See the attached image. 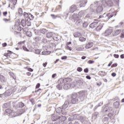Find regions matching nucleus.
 <instances>
[{
    "label": "nucleus",
    "instance_id": "1",
    "mask_svg": "<svg viewBox=\"0 0 124 124\" xmlns=\"http://www.w3.org/2000/svg\"><path fill=\"white\" fill-rule=\"evenodd\" d=\"M85 96V91H80L78 93H73L71 95V102L72 104H75L79 101H83Z\"/></svg>",
    "mask_w": 124,
    "mask_h": 124
},
{
    "label": "nucleus",
    "instance_id": "2",
    "mask_svg": "<svg viewBox=\"0 0 124 124\" xmlns=\"http://www.w3.org/2000/svg\"><path fill=\"white\" fill-rule=\"evenodd\" d=\"M6 114L9 116V117H17V116H19V114H17L16 112L14 110H12V109L10 108H8L5 111Z\"/></svg>",
    "mask_w": 124,
    "mask_h": 124
},
{
    "label": "nucleus",
    "instance_id": "3",
    "mask_svg": "<svg viewBox=\"0 0 124 124\" xmlns=\"http://www.w3.org/2000/svg\"><path fill=\"white\" fill-rule=\"evenodd\" d=\"M101 3L105 7H107V6H108V7H111L114 5V3H113V1H112V0H103Z\"/></svg>",
    "mask_w": 124,
    "mask_h": 124
},
{
    "label": "nucleus",
    "instance_id": "4",
    "mask_svg": "<svg viewBox=\"0 0 124 124\" xmlns=\"http://www.w3.org/2000/svg\"><path fill=\"white\" fill-rule=\"evenodd\" d=\"M65 81H66V79L60 78L58 81L59 84L56 86V88L59 90H62Z\"/></svg>",
    "mask_w": 124,
    "mask_h": 124
},
{
    "label": "nucleus",
    "instance_id": "5",
    "mask_svg": "<svg viewBox=\"0 0 124 124\" xmlns=\"http://www.w3.org/2000/svg\"><path fill=\"white\" fill-rule=\"evenodd\" d=\"M114 16V15L111 13H108V14H104L103 16H99V19H101V18H105L106 21H108L109 19L112 18Z\"/></svg>",
    "mask_w": 124,
    "mask_h": 124
},
{
    "label": "nucleus",
    "instance_id": "6",
    "mask_svg": "<svg viewBox=\"0 0 124 124\" xmlns=\"http://www.w3.org/2000/svg\"><path fill=\"white\" fill-rule=\"evenodd\" d=\"M74 15L73 16V19L75 21V24L77 26H81L82 24H83V22L82 21V19L79 18L78 16H76V17L74 16Z\"/></svg>",
    "mask_w": 124,
    "mask_h": 124
},
{
    "label": "nucleus",
    "instance_id": "7",
    "mask_svg": "<svg viewBox=\"0 0 124 124\" xmlns=\"http://www.w3.org/2000/svg\"><path fill=\"white\" fill-rule=\"evenodd\" d=\"M78 5L79 7H84L86 5V3H87V1L85 0H77Z\"/></svg>",
    "mask_w": 124,
    "mask_h": 124
},
{
    "label": "nucleus",
    "instance_id": "8",
    "mask_svg": "<svg viewBox=\"0 0 124 124\" xmlns=\"http://www.w3.org/2000/svg\"><path fill=\"white\" fill-rule=\"evenodd\" d=\"M14 92H15V89H14V88L9 89L5 92V94L8 96L11 95Z\"/></svg>",
    "mask_w": 124,
    "mask_h": 124
},
{
    "label": "nucleus",
    "instance_id": "9",
    "mask_svg": "<svg viewBox=\"0 0 124 124\" xmlns=\"http://www.w3.org/2000/svg\"><path fill=\"white\" fill-rule=\"evenodd\" d=\"M77 6H78V5H73L71 6L70 8V12L71 13H73L75 11H76V10H77Z\"/></svg>",
    "mask_w": 124,
    "mask_h": 124
},
{
    "label": "nucleus",
    "instance_id": "10",
    "mask_svg": "<svg viewBox=\"0 0 124 124\" xmlns=\"http://www.w3.org/2000/svg\"><path fill=\"white\" fill-rule=\"evenodd\" d=\"M68 105H69V100L67 99L62 106V110H65V109L68 107Z\"/></svg>",
    "mask_w": 124,
    "mask_h": 124
},
{
    "label": "nucleus",
    "instance_id": "11",
    "mask_svg": "<svg viewBox=\"0 0 124 124\" xmlns=\"http://www.w3.org/2000/svg\"><path fill=\"white\" fill-rule=\"evenodd\" d=\"M56 113H57V114H59V115H61V114H62V115H64V113H63V110L61 107H59L56 108Z\"/></svg>",
    "mask_w": 124,
    "mask_h": 124
},
{
    "label": "nucleus",
    "instance_id": "12",
    "mask_svg": "<svg viewBox=\"0 0 124 124\" xmlns=\"http://www.w3.org/2000/svg\"><path fill=\"white\" fill-rule=\"evenodd\" d=\"M112 32H113V30L112 29L107 30L105 32V36H108V35H110V34H111Z\"/></svg>",
    "mask_w": 124,
    "mask_h": 124
},
{
    "label": "nucleus",
    "instance_id": "13",
    "mask_svg": "<svg viewBox=\"0 0 124 124\" xmlns=\"http://www.w3.org/2000/svg\"><path fill=\"white\" fill-rule=\"evenodd\" d=\"M103 11V8L102 5H99L96 9V12L98 14L101 13Z\"/></svg>",
    "mask_w": 124,
    "mask_h": 124
},
{
    "label": "nucleus",
    "instance_id": "14",
    "mask_svg": "<svg viewBox=\"0 0 124 124\" xmlns=\"http://www.w3.org/2000/svg\"><path fill=\"white\" fill-rule=\"evenodd\" d=\"M98 25V22H93L89 25V27L91 29H94V28H96Z\"/></svg>",
    "mask_w": 124,
    "mask_h": 124
},
{
    "label": "nucleus",
    "instance_id": "15",
    "mask_svg": "<svg viewBox=\"0 0 124 124\" xmlns=\"http://www.w3.org/2000/svg\"><path fill=\"white\" fill-rule=\"evenodd\" d=\"M102 28H103V24H101L97 25L95 30L96 31H101Z\"/></svg>",
    "mask_w": 124,
    "mask_h": 124
},
{
    "label": "nucleus",
    "instance_id": "16",
    "mask_svg": "<svg viewBox=\"0 0 124 124\" xmlns=\"http://www.w3.org/2000/svg\"><path fill=\"white\" fill-rule=\"evenodd\" d=\"M78 120L80 121L81 123H84L86 121V117L83 116H79L78 117Z\"/></svg>",
    "mask_w": 124,
    "mask_h": 124
},
{
    "label": "nucleus",
    "instance_id": "17",
    "mask_svg": "<svg viewBox=\"0 0 124 124\" xmlns=\"http://www.w3.org/2000/svg\"><path fill=\"white\" fill-rule=\"evenodd\" d=\"M93 42L88 43V44L86 45L85 48L86 49H90V48H92V47H93Z\"/></svg>",
    "mask_w": 124,
    "mask_h": 124
},
{
    "label": "nucleus",
    "instance_id": "18",
    "mask_svg": "<svg viewBox=\"0 0 124 124\" xmlns=\"http://www.w3.org/2000/svg\"><path fill=\"white\" fill-rule=\"evenodd\" d=\"M61 117H62V116H54L53 115L52 117V121L56 122V121H57V120H60V119H61Z\"/></svg>",
    "mask_w": 124,
    "mask_h": 124
},
{
    "label": "nucleus",
    "instance_id": "19",
    "mask_svg": "<svg viewBox=\"0 0 124 124\" xmlns=\"http://www.w3.org/2000/svg\"><path fill=\"white\" fill-rule=\"evenodd\" d=\"M98 116V112H95L93 114H92V119L93 120H95Z\"/></svg>",
    "mask_w": 124,
    "mask_h": 124
},
{
    "label": "nucleus",
    "instance_id": "20",
    "mask_svg": "<svg viewBox=\"0 0 124 124\" xmlns=\"http://www.w3.org/2000/svg\"><path fill=\"white\" fill-rule=\"evenodd\" d=\"M0 81L1 83H5V78L3 75H0Z\"/></svg>",
    "mask_w": 124,
    "mask_h": 124
},
{
    "label": "nucleus",
    "instance_id": "21",
    "mask_svg": "<svg viewBox=\"0 0 124 124\" xmlns=\"http://www.w3.org/2000/svg\"><path fill=\"white\" fill-rule=\"evenodd\" d=\"M63 89H64V90H68V89H69L70 88V84H68V83H66L65 84H64V85H63Z\"/></svg>",
    "mask_w": 124,
    "mask_h": 124
},
{
    "label": "nucleus",
    "instance_id": "22",
    "mask_svg": "<svg viewBox=\"0 0 124 124\" xmlns=\"http://www.w3.org/2000/svg\"><path fill=\"white\" fill-rule=\"evenodd\" d=\"M9 75L14 79V80H16V76L14 75V73H12V72H9Z\"/></svg>",
    "mask_w": 124,
    "mask_h": 124
},
{
    "label": "nucleus",
    "instance_id": "23",
    "mask_svg": "<svg viewBox=\"0 0 124 124\" xmlns=\"http://www.w3.org/2000/svg\"><path fill=\"white\" fill-rule=\"evenodd\" d=\"M75 37H80L81 36V33L78 32H76L73 34Z\"/></svg>",
    "mask_w": 124,
    "mask_h": 124
},
{
    "label": "nucleus",
    "instance_id": "24",
    "mask_svg": "<svg viewBox=\"0 0 124 124\" xmlns=\"http://www.w3.org/2000/svg\"><path fill=\"white\" fill-rule=\"evenodd\" d=\"M52 36H53V33H52V32H48L46 34V37L47 38H51Z\"/></svg>",
    "mask_w": 124,
    "mask_h": 124
},
{
    "label": "nucleus",
    "instance_id": "25",
    "mask_svg": "<svg viewBox=\"0 0 124 124\" xmlns=\"http://www.w3.org/2000/svg\"><path fill=\"white\" fill-rule=\"evenodd\" d=\"M113 106L115 108H119V106H120V102L116 101L113 104Z\"/></svg>",
    "mask_w": 124,
    "mask_h": 124
},
{
    "label": "nucleus",
    "instance_id": "26",
    "mask_svg": "<svg viewBox=\"0 0 124 124\" xmlns=\"http://www.w3.org/2000/svg\"><path fill=\"white\" fill-rule=\"evenodd\" d=\"M27 21H26L24 19H22L21 20V24H22V27H26V26H27Z\"/></svg>",
    "mask_w": 124,
    "mask_h": 124
},
{
    "label": "nucleus",
    "instance_id": "27",
    "mask_svg": "<svg viewBox=\"0 0 124 124\" xmlns=\"http://www.w3.org/2000/svg\"><path fill=\"white\" fill-rule=\"evenodd\" d=\"M78 16L80 18L82 17H83V16H85V13H84V11H81L78 13Z\"/></svg>",
    "mask_w": 124,
    "mask_h": 124
},
{
    "label": "nucleus",
    "instance_id": "28",
    "mask_svg": "<svg viewBox=\"0 0 124 124\" xmlns=\"http://www.w3.org/2000/svg\"><path fill=\"white\" fill-rule=\"evenodd\" d=\"M34 53L37 55H40V53H41V49H35Z\"/></svg>",
    "mask_w": 124,
    "mask_h": 124
},
{
    "label": "nucleus",
    "instance_id": "29",
    "mask_svg": "<svg viewBox=\"0 0 124 124\" xmlns=\"http://www.w3.org/2000/svg\"><path fill=\"white\" fill-rule=\"evenodd\" d=\"M33 39L36 42H38V41L41 40V38L40 37H36Z\"/></svg>",
    "mask_w": 124,
    "mask_h": 124
},
{
    "label": "nucleus",
    "instance_id": "30",
    "mask_svg": "<svg viewBox=\"0 0 124 124\" xmlns=\"http://www.w3.org/2000/svg\"><path fill=\"white\" fill-rule=\"evenodd\" d=\"M100 74H101L102 77H104V76H105L107 73L105 72H103L102 71L99 72Z\"/></svg>",
    "mask_w": 124,
    "mask_h": 124
},
{
    "label": "nucleus",
    "instance_id": "31",
    "mask_svg": "<svg viewBox=\"0 0 124 124\" xmlns=\"http://www.w3.org/2000/svg\"><path fill=\"white\" fill-rule=\"evenodd\" d=\"M26 34L28 36H29V37H31V36H32V34L31 33V32L30 31H28L26 32Z\"/></svg>",
    "mask_w": 124,
    "mask_h": 124
},
{
    "label": "nucleus",
    "instance_id": "32",
    "mask_svg": "<svg viewBox=\"0 0 124 124\" xmlns=\"http://www.w3.org/2000/svg\"><path fill=\"white\" fill-rule=\"evenodd\" d=\"M102 104H103V102L100 103L98 106H96L94 108V111H95V110H96V109H97L99 106H101Z\"/></svg>",
    "mask_w": 124,
    "mask_h": 124
},
{
    "label": "nucleus",
    "instance_id": "33",
    "mask_svg": "<svg viewBox=\"0 0 124 124\" xmlns=\"http://www.w3.org/2000/svg\"><path fill=\"white\" fill-rule=\"evenodd\" d=\"M82 26L84 28H87L88 26H89V23L87 22H84Z\"/></svg>",
    "mask_w": 124,
    "mask_h": 124
},
{
    "label": "nucleus",
    "instance_id": "34",
    "mask_svg": "<svg viewBox=\"0 0 124 124\" xmlns=\"http://www.w3.org/2000/svg\"><path fill=\"white\" fill-rule=\"evenodd\" d=\"M113 110V108L111 107L109 108L108 109L105 110V112H108V113H111Z\"/></svg>",
    "mask_w": 124,
    "mask_h": 124
},
{
    "label": "nucleus",
    "instance_id": "35",
    "mask_svg": "<svg viewBox=\"0 0 124 124\" xmlns=\"http://www.w3.org/2000/svg\"><path fill=\"white\" fill-rule=\"evenodd\" d=\"M79 40L81 42H84V41H86V38H84L83 37H80L79 38Z\"/></svg>",
    "mask_w": 124,
    "mask_h": 124
},
{
    "label": "nucleus",
    "instance_id": "36",
    "mask_svg": "<svg viewBox=\"0 0 124 124\" xmlns=\"http://www.w3.org/2000/svg\"><path fill=\"white\" fill-rule=\"evenodd\" d=\"M11 1H12V3L15 6L17 4V0H11Z\"/></svg>",
    "mask_w": 124,
    "mask_h": 124
},
{
    "label": "nucleus",
    "instance_id": "37",
    "mask_svg": "<svg viewBox=\"0 0 124 124\" xmlns=\"http://www.w3.org/2000/svg\"><path fill=\"white\" fill-rule=\"evenodd\" d=\"M41 32L43 34L46 33V32H47V30L45 29H43L41 30Z\"/></svg>",
    "mask_w": 124,
    "mask_h": 124
},
{
    "label": "nucleus",
    "instance_id": "38",
    "mask_svg": "<svg viewBox=\"0 0 124 124\" xmlns=\"http://www.w3.org/2000/svg\"><path fill=\"white\" fill-rule=\"evenodd\" d=\"M121 30H117L115 31V34H116V35H119V33H121Z\"/></svg>",
    "mask_w": 124,
    "mask_h": 124
},
{
    "label": "nucleus",
    "instance_id": "39",
    "mask_svg": "<svg viewBox=\"0 0 124 124\" xmlns=\"http://www.w3.org/2000/svg\"><path fill=\"white\" fill-rule=\"evenodd\" d=\"M18 13L20 15H23V10L21 8L18 9Z\"/></svg>",
    "mask_w": 124,
    "mask_h": 124
},
{
    "label": "nucleus",
    "instance_id": "40",
    "mask_svg": "<svg viewBox=\"0 0 124 124\" xmlns=\"http://www.w3.org/2000/svg\"><path fill=\"white\" fill-rule=\"evenodd\" d=\"M19 106L20 108H23L25 106V105H24V103L20 102L19 103Z\"/></svg>",
    "mask_w": 124,
    "mask_h": 124
},
{
    "label": "nucleus",
    "instance_id": "41",
    "mask_svg": "<svg viewBox=\"0 0 124 124\" xmlns=\"http://www.w3.org/2000/svg\"><path fill=\"white\" fill-rule=\"evenodd\" d=\"M30 101L31 103V104L33 105V104H35V102L34 101V99L31 98L30 99Z\"/></svg>",
    "mask_w": 124,
    "mask_h": 124
},
{
    "label": "nucleus",
    "instance_id": "42",
    "mask_svg": "<svg viewBox=\"0 0 124 124\" xmlns=\"http://www.w3.org/2000/svg\"><path fill=\"white\" fill-rule=\"evenodd\" d=\"M29 15H30V13H27L26 12L24 13V17H26V18H28V17H29Z\"/></svg>",
    "mask_w": 124,
    "mask_h": 124
},
{
    "label": "nucleus",
    "instance_id": "43",
    "mask_svg": "<svg viewBox=\"0 0 124 124\" xmlns=\"http://www.w3.org/2000/svg\"><path fill=\"white\" fill-rule=\"evenodd\" d=\"M113 1L117 5H118V6H119V2L120 1V0H113Z\"/></svg>",
    "mask_w": 124,
    "mask_h": 124
},
{
    "label": "nucleus",
    "instance_id": "44",
    "mask_svg": "<svg viewBox=\"0 0 124 124\" xmlns=\"http://www.w3.org/2000/svg\"><path fill=\"white\" fill-rule=\"evenodd\" d=\"M108 117H109V118H110L111 119V118H112V117H113V113L109 112V113H108Z\"/></svg>",
    "mask_w": 124,
    "mask_h": 124
},
{
    "label": "nucleus",
    "instance_id": "45",
    "mask_svg": "<svg viewBox=\"0 0 124 124\" xmlns=\"http://www.w3.org/2000/svg\"><path fill=\"white\" fill-rule=\"evenodd\" d=\"M29 17L31 18H30V20H32V19H33V18H34V16H32V15H31V13H30Z\"/></svg>",
    "mask_w": 124,
    "mask_h": 124
},
{
    "label": "nucleus",
    "instance_id": "46",
    "mask_svg": "<svg viewBox=\"0 0 124 124\" xmlns=\"http://www.w3.org/2000/svg\"><path fill=\"white\" fill-rule=\"evenodd\" d=\"M42 42L43 43L46 44V43H47V40L45 38H44L42 40Z\"/></svg>",
    "mask_w": 124,
    "mask_h": 124
},
{
    "label": "nucleus",
    "instance_id": "47",
    "mask_svg": "<svg viewBox=\"0 0 124 124\" xmlns=\"http://www.w3.org/2000/svg\"><path fill=\"white\" fill-rule=\"evenodd\" d=\"M7 107H8V105H7V104L5 103L3 104V108H4V109H5L6 108H7Z\"/></svg>",
    "mask_w": 124,
    "mask_h": 124
},
{
    "label": "nucleus",
    "instance_id": "48",
    "mask_svg": "<svg viewBox=\"0 0 124 124\" xmlns=\"http://www.w3.org/2000/svg\"><path fill=\"white\" fill-rule=\"evenodd\" d=\"M88 63H89L90 64H92L94 62V61H93V60H89L88 62Z\"/></svg>",
    "mask_w": 124,
    "mask_h": 124
},
{
    "label": "nucleus",
    "instance_id": "49",
    "mask_svg": "<svg viewBox=\"0 0 124 124\" xmlns=\"http://www.w3.org/2000/svg\"><path fill=\"white\" fill-rule=\"evenodd\" d=\"M82 70L83 69H82L81 67H79L77 68V71H78V72H81V71H82Z\"/></svg>",
    "mask_w": 124,
    "mask_h": 124
},
{
    "label": "nucleus",
    "instance_id": "50",
    "mask_svg": "<svg viewBox=\"0 0 124 124\" xmlns=\"http://www.w3.org/2000/svg\"><path fill=\"white\" fill-rule=\"evenodd\" d=\"M66 48L67 49V50H69V51H71L72 50L71 47L68 46V45L66 46Z\"/></svg>",
    "mask_w": 124,
    "mask_h": 124
},
{
    "label": "nucleus",
    "instance_id": "51",
    "mask_svg": "<svg viewBox=\"0 0 124 124\" xmlns=\"http://www.w3.org/2000/svg\"><path fill=\"white\" fill-rule=\"evenodd\" d=\"M84 48H82V47H78L76 50L77 51H83Z\"/></svg>",
    "mask_w": 124,
    "mask_h": 124
},
{
    "label": "nucleus",
    "instance_id": "52",
    "mask_svg": "<svg viewBox=\"0 0 124 124\" xmlns=\"http://www.w3.org/2000/svg\"><path fill=\"white\" fill-rule=\"evenodd\" d=\"M77 84L78 85H83V82L82 81H81V80H78V82H77Z\"/></svg>",
    "mask_w": 124,
    "mask_h": 124
},
{
    "label": "nucleus",
    "instance_id": "53",
    "mask_svg": "<svg viewBox=\"0 0 124 124\" xmlns=\"http://www.w3.org/2000/svg\"><path fill=\"white\" fill-rule=\"evenodd\" d=\"M51 16L52 19H56L57 18V16H55V15L51 14Z\"/></svg>",
    "mask_w": 124,
    "mask_h": 124
},
{
    "label": "nucleus",
    "instance_id": "54",
    "mask_svg": "<svg viewBox=\"0 0 124 124\" xmlns=\"http://www.w3.org/2000/svg\"><path fill=\"white\" fill-rule=\"evenodd\" d=\"M84 71L85 73H88V72H89V69L88 68H86L84 69Z\"/></svg>",
    "mask_w": 124,
    "mask_h": 124
},
{
    "label": "nucleus",
    "instance_id": "55",
    "mask_svg": "<svg viewBox=\"0 0 124 124\" xmlns=\"http://www.w3.org/2000/svg\"><path fill=\"white\" fill-rule=\"evenodd\" d=\"M23 49L24 51H26L27 52L29 51V49L26 47V46H23Z\"/></svg>",
    "mask_w": 124,
    "mask_h": 124
},
{
    "label": "nucleus",
    "instance_id": "56",
    "mask_svg": "<svg viewBox=\"0 0 124 124\" xmlns=\"http://www.w3.org/2000/svg\"><path fill=\"white\" fill-rule=\"evenodd\" d=\"M113 56L114 58H116V59H119V54H114Z\"/></svg>",
    "mask_w": 124,
    "mask_h": 124
},
{
    "label": "nucleus",
    "instance_id": "57",
    "mask_svg": "<svg viewBox=\"0 0 124 124\" xmlns=\"http://www.w3.org/2000/svg\"><path fill=\"white\" fill-rule=\"evenodd\" d=\"M27 26H28V27H30V26H31V22H29V21H27Z\"/></svg>",
    "mask_w": 124,
    "mask_h": 124
},
{
    "label": "nucleus",
    "instance_id": "58",
    "mask_svg": "<svg viewBox=\"0 0 124 124\" xmlns=\"http://www.w3.org/2000/svg\"><path fill=\"white\" fill-rule=\"evenodd\" d=\"M3 16H4L5 17L6 16V15H7V12H3Z\"/></svg>",
    "mask_w": 124,
    "mask_h": 124
},
{
    "label": "nucleus",
    "instance_id": "59",
    "mask_svg": "<svg viewBox=\"0 0 124 124\" xmlns=\"http://www.w3.org/2000/svg\"><path fill=\"white\" fill-rule=\"evenodd\" d=\"M62 60H66L67 59V56H63L62 57Z\"/></svg>",
    "mask_w": 124,
    "mask_h": 124
},
{
    "label": "nucleus",
    "instance_id": "60",
    "mask_svg": "<svg viewBox=\"0 0 124 124\" xmlns=\"http://www.w3.org/2000/svg\"><path fill=\"white\" fill-rule=\"evenodd\" d=\"M120 37H121V38H124V33H122L121 34Z\"/></svg>",
    "mask_w": 124,
    "mask_h": 124
},
{
    "label": "nucleus",
    "instance_id": "61",
    "mask_svg": "<svg viewBox=\"0 0 124 124\" xmlns=\"http://www.w3.org/2000/svg\"><path fill=\"white\" fill-rule=\"evenodd\" d=\"M40 87V83H38L36 86V89H38Z\"/></svg>",
    "mask_w": 124,
    "mask_h": 124
},
{
    "label": "nucleus",
    "instance_id": "62",
    "mask_svg": "<svg viewBox=\"0 0 124 124\" xmlns=\"http://www.w3.org/2000/svg\"><path fill=\"white\" fill-rule=\"evenodd\" d=\"M73 124H80V122H79L77 120L75 121Z\"/></svg>",
    "mask_w": 124,
    "mask_h": 124
},
{
    "label": "nucleus",
    "instance_id": "63",
    "mask_svg": "<svg viewBox=\"0 0 124 124\" xmlns=\"http://www.w3.org/2000/svg\"><path fill=\"white\" fill-rule=\"evenodd\" d=\"M108 117H105L103 119V120L105 121H108Z\"/></svg>",
    "mask_w": 124,
    "mask_h": 124
},
{
    "label": "nucleus",
    "instance_id": "64",
    "mask_svg": "<svg viewBox=\"0 0 124 124\" xmlns=\"http://www.w3.org/2000/svg\"><path fill=\"white\" fill-rule=\"evenodd\" d=\"M116 66H117V63L113 64L111 65V67H116Z\"/></svg>",
    "mask_w": 124,
    "mask_h": 124
}]
</instances>
